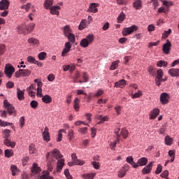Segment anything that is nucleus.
<instances>
[{"instance_id":"nucleus-56","label":"nucleus","mask_w":179,"mask_h":179,"mask_svg":"<svg viewBox=\"0 0 179 179\" xmlns=\"http://www.w3.org/2000/svg\"><path fill=\"white\" fill-rule=\"evenodd\" d=\"M64 174H65L67 179H73V177H72V176L69 173V169H66L64 171Z\"/></svg>"},{"instance_id":"nucleus-19","label":"nucleus","mask_w":179,"mask_h":179,"mask_svg":"<svg viewBox=\"0 0 179 179\" xmlns=\"http://www.w3.org/2000/svg\"><path fill=\"white\" fill-rule=\"evenodd\" d=\"M63 33L65 36V37L69 36L72 34V29H71V27L69 25H66L63 27Z\"/></svg>"},{"instance_id":"nucleus-11","label":"nucleus","mask_w":179,"mask_h":179,"mask_svg":"<svg viewBox=\"0 0 179 179\" xmlns=\"http://www.w3.org/2000/svg\"><path fill=\"white\" fill-rule=\"evenodd\" d=\"M48 131V127H45L44 131L42 134L43 138L45 141V142H50V141H51V138L50 137V131Z\"/></svg>"},{"instance_id":"nucleus-25","label":"nucleus","mask_w":179,"mask_h":179,"mask_svg":"<svg viewBox=\"0 0 179 179\" xmlns=\"http://www.w3.org/2000/svg\"><path fill=\"white\" fill-rule=\"evenodd\" d=\"M64 163L65 160L64 159H61L57 162V171H61L62 170Z\"/></svg>"},{"instance_id":"nucleus-20","label":"nucleus","mask_w":179,"mask_h":179,"mask_svg":"<svg viewBox=\"0 0 179 179\" xmlns=\"http://www.w3.org/2000/svg\"><path fill=\"white\" fill-rule=\"evenodd\" d=\"M127 85V80L122 79L119 80L118 82L115 83V86L114 87H120L122 88Z\"/></svg>"},{"instance_id":"nucleus-59","label":"nucleus","mask_w":179,"mask_h":179,"mask_svg":"<svg viewBox=\"0 0 179 179\" xmlns=\"http://www.w3.org/2000/svg\"><path fill=\"white\" fill-rule=\"evenodd\" d=\"M142 94L141 91H138L137 93H135L131 96V99H139V96Z\"/></svg>"},{"instance_id":"nucleus-27","label":"nucleus","mask_w":179,"mask_h":179,"mask_svg":"<svg viewBox=\"0 0 179 179\" xmlns=\"http://www.w3.org/2000/svg\"><path fill=\"white\" fill-rule=\"evenodd\" d=\"M120 142V134H117V136L116 137V141L114 142L110 143V148L112 150H115V146H117V143Z\"/></svg>"},{"instance_id":"nucleus-45","label":"nucleus","mask_w":179,"mask_h":179,"mask_svg":"<svg viewBox=\"0 0 179 179\" xmlns=\"http://www.w3.org/2000/svg\"><path fill=\"white\" fill-rule=\"evenodd\" d=\"M98 120H101V121L98 124H101V122H104L106 121H108V117L105 116L103 117L101 115H99L96 117Z\"/></svg>"},{"instance_id":"nucleus-42","label":"nucleus","mask_w":179,"mask_h":179,"mask_svg":"<svg viewBox=\"0 0 179 179\" xmlns=\"http://www.w3.org/2000/svg\"><path fill=\"white\" fill-rule=\"evenodd\" d=\"M22 77L30 76L31 71L27 69H21Z\"/></svg>"},{"instance_id":"nucleus-8","label":"nucleus","mask_w":179,"mask_h":179,"mask_svg":"<svg viewBox=\"0 0 179 179\" xmlns=\"http://www.w3.org/2000/svg\"><path fill=\"white\" fill-rule=\"evenodd\" d=\"M72 162H73L76 166H83L85 164V161H82L78 159V156H76V153H73L71 155Z\"/></svg>"},{"instance_id":"nucleus-44","label":"nucleus","mask_w":179,"mask_h":179,"mask_svg":"<svg viewBox=\"0 0 179 179\" xmlns=\"http://www.w3.org/2000/svg\"><path fill=\"white\" fill-rule=\"evenodd\" d=\"M157 76L156 77L157 79L162 80L163 79V70L159 69L157 71Z\"/></svg>"},{"instance_id":"nucleus-49","label":"nucleus","mask_w":179,"mask_h":179,"mask_svg":"<svg viewBox=\"0 0 179 179\" xmlns=\"http://www.w3.org/2000/svg\"><path fill=\"white\" fill-rule=\"evenodd\" d=\"M157 66H159V68H162V66H167V62L163 60L159 61L157 63Z\"/></svg>"},{"instance_id":"nucleus-18","label":"nucleus","mask_w":179,"mask_h":179,"mask_svg":"<svg viewBox=\"0 0 179 179\" xmlns=\"http://www.w3.org/2000/svg\"><path fill=\"white\" fill-rule=\"evenodd\" d=\"M127 171H128L127 166H123L122 169L117 172V177L120 178H124V177H125V174H127Z\"/></svg>"},{"instance_id":"nucleus-31","label":"nucleus","mask_w":179,"mask_h":179,"mask_svg":"<svg viewBox=\"0 0 179 179\" xmlns=\"http://www.w3.org/2000/svg\"><path fill=\"white\" fill-rule=\"evenodd\" d=\"M28 43L29 44H33L34 45H36L38 47V44H40V41L34 38H29L28 39Z\"/></svg>"},{"instance_id":"nucleus-22","label":"nucleus","mask_w":179,"mask_h":179,"mask_svg":"<svg viewBox=\"0 0 179 179\" xmlns=\"http://www.w3.org/2000/svg\"><path fill=\"white\" fill-rule=\"evenodd\" d=\"M31 171V176H34L35 174L40 173V171H41V169L37 166L36 164H34Z\"/></svg>"},{"instance_id":"nucleus-23","label":"nucleus","mask_w":179,"mask_h":179,"mask_svg":"<svg viewBox=\"0 0 179 179\" xmlns=\"http://www.w3.org/2000/svg\"><path fill=\"white\" fill-rule=\"evenodd\" d=\"M17 96L18 100H24V91L20 90V88H17Z\"/></svg>"},{"instance_id":"nucleus-16","label":"nucleus","mask_w":179,"mask_h":179,"mask_svg":"<svg viewBox=\"0 0 179 179\" xmlns=\"http://www.w3.org/2000/svg\"><path fill=\"white\" fill-rule=\"evenodd\" d=\"M146 164H148V158L142 157L138 159L136 166H137V167H139L142 166H146Z\"/></svg>"},{"instance_id":"nucleus-26","label":"nucleus","mask_w":179,"mask_h":179,"mask_svg":"<svg viewBox=\"0 0 179 179\" xmlns=\"http://www.w3.org/2000/svg\"><path fill=\"white\" fill-rule=\"evenodd\" d=\"M42 101L45 104H50L52 101V98L50 95H45L42 96Z\"/></svg>"},{"instance_id":"nucleus-50","label":"nucleus","mask_w":179,"mask_h":179,"mask_svg":"<svg viewBox=\"0 0 179 179\" xmlns=\"http://www.w3.org/2000/svg\"><path fill=\"white\" fill-rule=\"evenodd\" d=\"M6 51V46L4 44H0V55L5 54Z\"/></svg>"},{"instance_id":"nucleus-37","label":"nucleus","mask_w":179,"mask_h":179,"mask_svg":"<svg viewBox=\"0 0 179 179\" xmlns=\"http://www.w3.org/2000/svg\"><path fill=\"white\" fill-rule=\"evenodd\" d=\"M3 136L5 139H9V138L10 137V130L4 129L3 131Z\"/></svg>"},{"instance_id":"nucleus-32","label":"nucleus","mask_w":179,"mask_h":179,"mask_svg":"<svg viewBox=\"0 0 179 179\" xmlns=\"http://www.w3.org/2000/svg\"><path fill=\"white\" fill-rule=\"evenodd\" d=\"M4 156L9 159V157H12L13 156V150L6 149L4 151Z\"/></svg>"},{"instance_id":"nucleus-53","label":"nucleus","mask_w":179,"mask_h":179,"mask_svg":"<svg viewBox=\"0 0 179 179\" xmlns=\"http://www.w3.org/2000/svg\"><path fill=\"white\" fill-rule=\"evenodd\" d=\"M171 34V30L169 29L168 31H165L164 33L162 34V38H167L169 37V35Z\"/></svg>"},{"instance_id":"nucleus-6","label":"nucleus","mask_w":179,"mask_h":179,"mask_svg":"<svg viewBox=\"0 0 179 179\" xmlns=\"http://www.w3.org/2000/svg\"><path fill=\"white\" fill-rule=\"evenodd\" d=\"M50 155L52 157H54L56 160H58V159H61L62 157V155L59 152V150L57 149H54L51 152H48L46 155V159H50Z\"/></svg>"},{"instance_id":"nucleus-5","label":"nucleus","mask_w":179,"mask_h":179,"mask_svg":"<svg viewBox=\"0 0 179 179\" xmlns=\"http://www.w3.org/2000/svg\"><path fill=\"white\" fill-rule=\"evenodd\" d=\"M4 72L7 78H10L15 73V67L10 65V64H6Z\"/></svg>"},{"instance_id":"nucleus-58","label":"nucleus","mask_w":179,"mask_h":179,"mask_svg":"<svg viewBox=\"0 0 179 179\" xmlns=\"http://www.w3.org/2000/svg\"><path fill=\"white\" fill-rule=\"evenodd\" d=\"M0 125H1V127H9V126L12 125V123L8 122H3L0 120Z\"/></svg>"},{"instance_id":"nucleus-17","label":"nucleus","mask_w":179,"mask_h":179,"mask_svg":"<svg viewBox=\"0 0 179 179\" xmlns=\"http://www.w3.org/2000/svg\"><path fill=\"white\" fill-rule=\"evenodd\" d=\"M160 110L158 108L153 109L150 114V120H155L159 115Z\"/></svg>"},{"instance_id":"nucleus-52","label":"nucleus","mask_w":179,"mask_h":179,"mask_svg":"<svg viewBox=\"0 0 179 179\" xmlns=\"http://www.w3.org/2000/svg\"><path fill=\"white\" fill-rule=\"evenodd\" d=\"M36 148L35 145L33 144H31L29 145V153L31 155H34V153H36Z\"/></svg>"},{"instance_id":"nucleus-21","label":"nucleus","mask_w":179,"mask_h":179,"mask_svg":"<svg viewBox=\"0 0 179 179\" xmlns=\"http://www.w3.org/2000/svg\"><path fill=\"white\" fill-rule=\"evenodd\" d=\"M3 144L6 145V146H8L12 148L16 146V143L11 141L9 138L4 139Z\"/></svg>"},{"instance_id":"nucleus-51","label":"nucleus","mask_w":179,"mask_h":179,"mask_svg":"<svg viewBox=\"0 0 179 179\" xmlns=\"http://www.w3.org/2000/svg\"><path fill=\"white\" fill-rule=\"evenodd\" d=\"M114 110H115L117 115H120L121 114V110H122V106H117L114 108Z\"/></svg>"},{"instance_id":"nucleus-15","label":"nucleus","mask_w":179,"mask_h":179,"mask_svg":"<svg viewBox=\"0 0 179 179\" xmlns=\"http://www.w3.org/2000/svg\"><path fill=\"white\" fill-rule=\"evenodd\" d=\"M160 101L162 104H167L169 103V94L163 92L160 96Z\"/></svg>"},{"instance_id":"nucleus-46","label":"nucleus","mask_w":179,"mask_h":179,"mask_svg":"<svg viewBox=\"0 0 179 179\" xmlns=\"http://www.w3.org/2000/svg\"><path fill=\"white\" fill-rule=\"evenodd\" d=\"M69 41H70L71 43H72L73 44V43H75V34H70V35H68L67 36H66Z\"/></svg>"},{"instance_id":"nucleus-34","label":"nucleus","mask_w":179,"mask_h":179,"mask_svg":"<svg viewBox=\"0 0 179 179\" xmlns=\"http://www.w3.org/2000/svg\"><path fill=\"white\" fill-rule=\"evenodd\" d=\"M117 23H122L125 20V13L122 12L117 18Z\"/></svg>"},{"instance_id":"nucleus-7","label":"nucleus","mask_w":179,"mask_h":179,"mask_svg":"<svg viewBox=\"0 0 179 179\" xmlns=\"http://www.w3.org/2000/svg\"><path fill=\"white\" fill-rule=\"evenodd\" d=\"M170 50H171V42L168 39L166 40V43L162 46V51L164 54L169 55L170 54Z\"/></svg>"},{"instance_id":"nucleus-62","label":"nucleus","mask_w":179,"mask_h":179,"mask_svg":"<svg viewBox=\"0 0 179 179\" xmlns=\"http://www.w3.org/2000/svg\"><path fill=\"white\" fill-rule=\"evenodd\" d=\"M161 177L162 178H167V177H169V171L165 170L162 172V173H161Z\"/></svg>"},{"instance_id":"nucleus-40","label":"nucleus","mask_w":179,"mask_h":179,"mask_svg":"<svg viewBox=\"0 0 179 179\" xmlns=\"http://www.w3.org/2000/svg\"><path fill=\"white\" fill-rule=\"evenodd\" d=\"M10 170L12 172V176H16V174L19 173V169H17V167L16 166V165H12L10 167Z\"/></svg>"},{"instance_id":"nucleus-47","label":"nucleus","mask_w":179,"mask_h":179,"mask_svg":"<svg viewBox=\"0 0 179 179\" xmlns=\"http://www.w3.org/2000/svg\"><path fill=\"white\" fill-rule=\"evenodd\" d=\"M148 72L152 76H156V69H155L153 67L150 66L148 68Z\"/></svg>"},{"instance_id":"nucleus-41","label":"nucleus","mask_w":179,"mask_h":179,"mask_svg":"<svg viewBox=\"0 0 179 179\" xmlns=\"http://www.w3.org/2000/svg\"><path fill=\"white\" fill-rule=\"evenodd\" d=\"M165 143L168 146H171L173 145V138H170L169 136L165 137Z\"/></svg>"},{"instance_id":"nucleus-54","label":"nucleus","mask_w":179,"mask_h":179,"mask_svg":"<svg viewBox=\"0 0 179 179\" xmlns=\"http://www.w3.org/2000/svg\"><path fill=\"white\" fill-rule=\"evenodd\" d=\"M27 61L30 64H36L37 60H36V58H34L33 56H29L27 57Z\"/></svg>"},{"instance_id":"nucleus-39","label":"nucleus","mask_w":179,"mask_h":179,"mask_svg":"<svg viewBox=\"0 0 179 179\" xmlns=\"http://www.w3.org/2000/svg\"><path fill=\"white\" fill-rule=\"evenodd\" d=\"M79 103H80V100H79L78 98H76L74 99V109L76 111H79Z\"/></svg>"},{"instance_id":"nucleus-28","label":"nucleus","mask_w":179,"mask_h":179,"mask_svg":"<svg viewBox=\"0 0 179 179\" xmlns=\"http://www.w3.org/2000/svg\"><path fill=\"white\" fill-rule=\"evenodd\" d=\"M169 73L171 76H179V69H171L169 71Z\"/></svg>"},{"instance_id":"nucleus-13","label":"nucleus","mask_w":179,"mask_h":179,"mask_svg":"<svg viewBox=\"0 0 179 179\" xmlns=\"http://www.w3.org/2000/svg\"><path fill=\"white\" fill-rule=\"evenodd\" d=\"M51 15H57V16L59 15V10H61V7L59 6H52L50 8Z\"/></svg>"},{"instance_id":"nucleus-4","label":"nucleus","mask_w":179,"mask_h":179,"mask_svg":"<svg viewBox=\"0 0 179 179\" xmlns=\"http://www.w3.org/2000/svg\"><path fill=\"white\" fill-rule=\"evenodd\" d=\"M136 30H138V27L134 24L129 27H125L122 31V36L124 37L126 36H129V34H132V33H134V31H136Z\"/></svg>"},{"instance_id":"nucleus-55","label":"nucleus","mask_w":179,"mask_h":179,"mask_svg":"<svg viewBox=\"0 0 179 179\" xmlns=\"http://www.w3.org/2000/svg\"><path fill=\"white\" fill-rule=\"evenodd\" d=\"M82 78H83V80H84V82H89V76L87 75V73L86 72H84L82 73Z\"/></svg>"},{"instance_id":"nucleus-57","label":"nucleus","mask_w":179,"mask_h":179,"mask_svg":"<svg viewBox=\"0 0 179 179\" xmlns=\"http://www.w3.org/2000/svg\"><path fill=\"white\" fill-rule=\"evenodd\" d=\"M30 106L32 108H37L38 106V102L37 101H31L30 103Z\"/></svg>"},{"instance_id":"nucleus-2","label":"nucleus","mask_w":179,"mask_h":179,"mask_svg":"<svg viewBox=\"0 0 179 179\" xmlns=\"http://www.w3.org/2000/svg\"><path fill=\"white\" fill-rule=\"evenodd\" d=\"M94 41V34H88L85 38H83L80 41V45L83 48H87L89 45L93 44Z\"/></svg>"},{"instance_id":"nucleus-24","label":"nucleus","mask_w":179,"mask_h":179,"mask_svg":"<svg viewBox=\"0 0 179 179\" xmlns=\"http://www.w3.org/2000/svg\"><path fill=\"white\" fill-rule=\"evenodd\" d=\"M126 162L129 163V164H131L133 166L134 169L138 168V165H136V163L134 162V157L132 156L127 157L126 159Z\"/></svg>"},{"instance_id":"nucleus-30","label":"nucleus","mask_w":179,"mask_h":179,"mask_svg":"<svg viewBox=\"0 0 179 179\" xmlns=\"http://www.w3.org/2000/svg\"><path fill=\"white\" fill-rule=\"evenodd\" d=\"M52 3H54V0H45L44 2V8L45 9H49L52 6Z\"/></svg>"},{"instance_id":"nucleus-60","label":"nucleus","mask_w":179,"mask_h":179,"mask_svg":"<svg viewBox=\"0 0 179 179\" xmlns=\"http://www.w3.org/2000/svg\"><path fill=\"white\" fill-rule=\"evenodd\" d=\"M15 87V84L13 82L9 81L6 83V88L7 89H13Z\"/></svg>"},{"instance_id":"nucleus-3","label":"nucleus","mask_w":179,"mask_h":179,"mask_svg":"<svg viewBox=\"0 0 179 179\" xmlns=\"http://www.w3.org/2000/svg\"><path fill=\"white\" fill-rule=\"evenodd\" d=\"M3 107L7 110L8 113L9 115H13L16 117V109H15V106L10 104L9 101L6 99L3 101Z\"/></svg>"},{"instance_id":"nucleus-33","label":"nucleus","mask_w":179,"mask_h":179,"mask_svg":"<svg viewBox=\"0 0 179 179\" xmlns=\"http://www.w3.org/2000/svg\"><path fill=\"white\" fill-rule=\"evenodd\" d=\"M120 134L123 138V139H127L128 138L129 132L127 129L123 128L121 129Z\"/></svg>"},{"instance_id":"nucleus-38","label":"nucleus","mask_w":179,"mask_h":179,"mask_svg":"<svg viewBox=\"0 0 179 179\" xmlns=\"http://www.w3.org/2000/svg\"><path fill=\"white\" fill-rule=\"evenodd\" d=\"M87 26L86 20H83L79 24L78 30H83V29H86Z\"/></svg>"},{"instance_id":"nucleus-36","label":"nucleus","mask_w":179,"mask_h":179,"mask_svg":"<svg viewBox=\"0 0 179 179\" xmlns=\"http://www.w3.org/2000/svg\"><path fill=\"white\" fill-rule=\"evenodd\" d=\"M169 156L171 157V162L173 163L174 162V159H176V150H171L169 151Z\"/></svg>"},{"instance_id":"nucleus-64","label":"nucleus","mask_w":179,"mask_h":179,"mask_svg":"<svg viewBox=\"0 0 179 179\" xmlns=\"http://www.w3.org/2000/svg\"><path fill=\"white\" fill-rule=\"evenodd\" d=\"M15 78H22V69H20L19 71H16L15 73Z\"/></svg>"},{"instance_id":"nucleus-29","label":"nucleus","mask_w":179,"mask_h":179,"mask_svg":"<svg viewBox=\"0 0 179 179\" xmlns=\"http://www.w3.org/2000/svg\"><path fill=\"white\" fill-rule=\"evenodd\" d=\"M133 6L135 9L139 10L142 8V1L141 0H135L133 3Z\"/></svg>"},{"instance_id":"nucleus-12","label":"nucleus","mask_w":179,"mask_h":179,"mask_svg":"<svg viewBox=\"0 0 179 179\" xmlns=\"http://www.w3.org/2000/svg\"><path fill=\"white\" fill-rule=\"evenodd\" d=\"M153 167V162H150L145 167L142 169V173L144 175L149 174L152 171V168Z\"/></svg>"},{"instance_id":"nucleus-48","label":"nucleus","mask_w":179,"mask_h":179,"mask_svg":"<svg viewBox=\"0 0 179 179\" xmlns=\"http://www.w3.org/2000/svg\"><path fill=\"white\" fill-rule=\"evenodd\" d=\"M83 179H93V178H94V174H93V173L83 174Z\"/></svg>"},{"instance_id":"nucleus-43","label":"nucleus","mask_w":179,"mask_h":179,"mask_svg":"<svg viewBox=\"0 0 179 179\" xmlns=\"http://www.w3.org/2000/svg\"><path fill=\"white\" fill-rule=\"evenodd\" d=\"M46 57H47V53L45 52H41L38 55V59H40V61H44Z\"/></svg>"},{"instance_id":"nucleus-35","label":"nucleus","mask_w":179,"mask_h":179,"mask_svg":"<svg viewBox=\"0 0 179 179\" xmlns=\"http://www.w3.org/2000/svg\"><path fill=\"white\" fill-rule=\"evenodd\" d=\"M118 64H120V60L113 62L110 67V71H115L118 68Z\"/></svg>"},{"instance_id":"nucleus-63","label":"nucleus","mask_w":179,"mask_h":179,"mask_svg":"<svg viewBox=\"0 0 179 179\" xmlns=\"http://www.w3.org/2000/svg\"><path fill=\"white\" fill-rule=\"evenodd\" d=\"M163 2V5H164V6H173V2L172 1H162Z\"/></svg>"},{"instance_id":"nucleus-10","label":"nucleus","mask_w":179,"mask_h":179,"mask_svg":"<svg viewBox=\"0 0 179 179\" xmlns=\"http://www.w3.org/2000/svg\"><path fill=\"white\" fill-rule=\"evenodd\" d=\"M71 48H72V45L71 42H67L65 43V47L62 52V57H66V54L71 51Z\"/></svg>"},{"instance_id":"nucleus-9","label":"nucleus","mask_w":179,"mask_h":179,"mask_svg":"<svg viewBox=\"0 0 179 179\" xmlns=\"http://www.w3.org/2000/svg\"><path fill=\"white\" fill-rule=\"evenodd\" d=\"M97 8H99V3H92L87 9V12L91 13H97V12H99V9H97Z\"/></svg>"},{"instance_id":"nucleus-61","label":"nucleus","mask_w":179,"mask_h":179,"mask_svg":"<svg viewBox=\"0 0 179 179\" xmlns=\"http://www.w3.org/2000/svg\"><path fill=\"white\" fill-rule=\"evenodd\" d=\"M73 135H74L73 130L72 129L69 130L68 133V136L70 141H72V138H73Z\"/></svg>"},{"instance_id":"nucleus-1","label":"nucleus","mask_w":179,"mask_h":179,"mask_svg":"<svg viewBox=\"0 0 179 179\" xmlns=\"http://www.w3.org/2000/svg\"><path fill=\"white\" fill-rule=\"evenodd\" d=\"M34 27H36V24L31 22L29 24L27 25L25 23L22 24L21 25L18 26V31L21 34H24V36L27 34H30L31 32L34 31Z\"/></svg>"},{"instance_id":"nucleus-14","label":"nucleus","mask_w":179,"mask_h":179,"mask_svg":"<svg viewBox=\"0 0 179 179\" xmlns=\"http://www.w3.org/2000/svg\"><path fill=\"white\" fill-rule=\"evenodd\" d=\"M9 1L8 0H1L0 2V10H6L9 8Z\"/></svg>"}]
</instances>
